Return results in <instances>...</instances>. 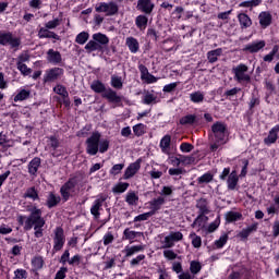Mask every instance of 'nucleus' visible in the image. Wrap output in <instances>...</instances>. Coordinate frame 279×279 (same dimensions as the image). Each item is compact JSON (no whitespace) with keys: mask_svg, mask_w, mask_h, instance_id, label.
<instances>
[{"mask_svg":"<svg viewBox=\"0 0 279 279\" xmlns=\"http://www.w3.org/2000/svg\"><path fill=\"white\" fill-rule=\"evenodd\" d=\"M28 217L20 215L17 216V223L19 226H24V230L27 232L34 228V236L35 239H43L45 236V225L47 221L43 217V209L34 206L28 209Z\"/></svg>","mask_w":279,"mask_h":279,"instance_id":"nucleus-1","label":"nucleus"},{"mask_svg":"<svg viewBox=\"0 0 279 279\" xmlns=\"http://www.w3.org/2000/svg\"><path fill=\"white\" fill-rule=\"evenodd\" d=\"M86 154L88 156H97V154H106L110 149V141L101 140V133L95 131L85 141Z\"/></svg>","mask_w":279,"mask_h":279,"instance_id":"nucleus-2","label":"nucleus"},{"mask_svg":"<svg viewBox=\"0 0 279 279\" xmlns=\"http://www.w3.org/2000/svg\"><path fill=\"white\" fill-rule=\"evenodd\" d=\"M90 88L97 95H101L102 99H107L109 104H114L116 107L121 106L123 98L117 94L112 87H106V84L99 80L93 81Z\"/></svg>","mask_w":279,"mask_h":279,"instance_id":"nucleus-3","label":"nucleus"},{"mask_svg":"<svg viewBox=\"0 0 279 279\" xmlns=\"http://www.w3.org/2000/svg\"><path fill=\"white\" fill-rule=\"evenodd\" d=\"M0 45L2 47H10L13 51H19L21 49V37L14 36V34L10 31H0Z\"/></svg>","mask_w":279,"mask_h":279,"instance_id":"nucleus-4","label":"nucleus"},{"mask_svg":"<svg viewBox=\"0 0 279 279\" xmlns=\"http://www.w3.org/2000/svg\"><path fill=\"white\" fill-rule=\"evenodd\" d=\"M80 181L77 180V175L69 178V180L60 187V195L62 202H69L73 195H75V187Z\"/></svg>","mask_w":279,"mask_h":279,"instance_id":"nucleus-5","label":"nucleus"},{"mask_svg":"<svg viewBox=\"0 0 279 279\" xmlns=\"http://www.w3.org/2000/svg\"><path fill=\"white\" fill-rule=\"evenodd\" d=\"M64 77V69L54 66L46 70L44 74V84H53V82H60Z\"/></svg>","mask_w":279,"mask_h":279,"instance_id":"nucleus-6","label":"nucleus"},{"mask_svg":"<svg viewBox=\"0 0 279 279\" xmlns=\"http://www.w3.org/2000/svg\"><path fill=\"white\" fill-rule=\"evenodd\" d=\"M96 12L101 13L105 12L106 16H116L119 14V4L117 2H99L95 7Z\"/></svg>","mask_w":279,"mask_h":279,"instance_id":"nucleus-7","label":"nucleus"},{"mask_svg":"<svg viewBox=\"0 0 279 279\" xmlns=\"http://www.w3.org/2000/svg\"><path fill=\"white\" fill-rule=\"evenodd\" d=\"M248 70L247 65L240 63L238 66L232 69V73L234 75L235 82L239 84H243L245 82L246 84H250L252 82V76L250 74L245 73Z\"/></svg>","mask_w":279,"mask_h":279,"instance_id":"nucleus-8","label":"nucleus"},{"mask_svg":"<svg viewBox=\"0 0 279 279\" xmlns=\"http://www.w3.org/2000/svg\"><path fill=\"white\" fill-rule=\"evenodd\" d=\"M53 252H61L66 243V235L64 234V229L62 227H57L53 231Z\"/></svg>","mask_w":279,"mask_h":279,"instance_id":"nucleus-9","label":"nucleus"},{"mask_svg":"<svg viewBox=\"0 0 279 279\" xmlns=\"http://www.w3.org/2000/svg\"><path fill=\"white\" fill-rule=\"evenodd\" d=\"M211 132L216 138V143H226V132H228V125L226 123L217 121L211 125Z\"/></svg>","mask_w":279,"mask_h":279,"instance_id":"nucleus-10","label":"nucleus"},{"mask_svg":"<svg viewBox=\"0 0 279 279\" xmlns=\"http://www.w3.org/2000/svg\"><path fill=\"white\" fill-rule=\"evenodd\" d=\"M81 260L82 256L80 254H76L73 257H71V252L69 251V248H66L61 255L59 263H61V265H66L68 263L72 267H75V265H80Z\"/></svg>","mask_w":279,"mask_h":279,"instance_id":"nucleus-11","label":"nucleus"},{"mask_svg":"<svg viewBox=\"0 0 279 279\" xmlns=\"http://www.w3.org/2000/svg\"><path fill=\"white\" fill-rule=\"evenodd\" d=\"M46 60L49 62V64H53L54 66H63L62 63V53L60 51L54 50L53 48H50L46 52Z\"/></svg>","mask_w":279,"mask_h":279,"instance_id":"nucleus-12","label":"nucleus"},{"mask_svg":"<svg viewBox=\"0 0 279 279\" xmlns=\"http://www.w3.org/2000/svg\"><path fill=\"white\" fill-rule=\"evenodd\" d=\"M108 199L106 196L101 195L96 198L90 207V215H93L94 219H99L101 217L100 210H104V204Z\"/></svg>","mask_w":279,"mask_h":279,"instance_id":"nucleus-13","label":"nucleus"},{"mask_svg":"<svg viewBox=\"0 0 279 279\" xmlns=\"http://www.w3.org/2000/svg\"><path fill=\"white\" fill-rule=\"evenodd\" d=\"M141 162H143V159L138 158L136 161L130 163L124 171L123 180H130L131 178H134L136 172L141 171Z\"/></svg>","mask_w":279,"mask_h":279,"instance_id":"nucleus-14","label":"nucleus"},{"mask_svg":"<svg viewBox=\"0 0 279 279\" xmlns=\"http://www.w3.org/2000/svg\"><path fill=\"white\" fill-rule=\"evenodd\" d=\"M166 199L163 196H159L157 198H153L151 201L148 202V206H149V213L154 216L156 215V213H158V210L162 209V206H165L166 204Z\"/></svg>","mask_w":279,"mask_h":279,"instance_id":"nucleus-15","label":"nucleus"},{"mask_svg":"<svg viewBox=\"0 0 279 279\" xmlns=\"http://www.w3.org/2000/svg\"><path fill=\"white\" fill-rule=\"evenodd\" d=\"M154 8H156V4L151 2V0H138L136 9L140 12H143V14L149 15L151 12H154Z\"/></svg>","mask_w":279,"mask_h":279,"instance_id":"nucleus-16","label":"nucleus"},{"mask_svg":"<svg viewBox=\"0 0 279 279\" xmlns=\"http://www.w3.org/2000/svg\"><path fill=\"white\" fill-rule=\"evenodd\" d=\"M43 165V159L40 157H34L27 166L29 175H33L36 178L38 175V170L40 169V166Z\"/></svg>","mask_w":279,"mask_h":279,"instance_id":"nucleus-17","label":"nucleus"},{"mask_svg":"<svg viewBox=\"0 0 279 279\" xmlns=\"http://www.w3.org/2000/svg\"><path fill=\"white\" fill-rule=\"evenodd\" d=\"M265 45H266L265 40L253 41L252 44H247L243 48V51L248 53H258L260 49H265Z\"/></svg>","mask_w":279,"mask_h":279,"instance_id":"nucleus-18","label":"nucleus"},{"mask_svg":"<svg viewBox=\"0 0 279 279\" xmlns=\"http://www.w3.org/2000/svg\"><path fill=\"white\" fill-rule=\"evenodd\" d=\"M259 25L263 29H267L269 25H271V21H274V17L271 16V13L269 11H262L258 15Z\"/></svg>","mask_w":279,"mask_h":279,"instance_id":"nucleus-19","label":"nucleus"},{"mask_svg":"<svg viewBox=\"0 0 279 279\" xmlns=\"http://www.w3.org/2000/svg\"><path fill=\"white\" fill-rule=\"evenodd\" d=\"M254 232H258V222H253L251 226L242 229L239 236L242 241H245L246 239H250V235L254 234Z\"/></svg>","mask_w":279,"mask_h":279,"instance_id":"nucleus-20","label":"nucleus"},{"mask_svg":"<svg viewBox=\"0 0 279 279\" xmlns=\"http://www.w3.org/2000/svg\"><path fill=\"white\" fill-rule=\"evenodd\" d=\"M138 236H144V233L141 231H133L130 228H126L122 233V241H130V243H133L134 239H138Z\"/></svg>","mask_w":279,"mask_h":279,"instance_id":"nucleus-21","label":"nucleus"},{"mask_svg":"<svg viewBox=\"0 0 279 279\" xmlns=\"http://www.w3.org/2000/svg\"><path fill=\"white\" fill-rule=\"evenodd\" d=\"M125 258H130L134 256V254H138V252H145V245H126L122 251Z\"/></svg>","mask_w":279,"mask_h":279,"instance_id":"nucleus-22","label":"nucleus"},{"mask_svg":"<svg viewBox=\"0 0 279 279\" xmlns=\"http://www.w3.org/2000/svg\"><path fill=\"white\" fill-rule=\"evenodd\" d=\"M180 125H199V118L196 114H186L179 120Z\"/></svg>","mask_w":279,"mask_h":279,"instance_id":"nucleus-23","label":"nucleus"},{"mask_svg":"<svg viewBox=\"0 0 279 279\" xmlns=\"http://www.w3.org/2000/svg\"><path fill=\"white\" fill-rule=\"evenodd\" d=\"M62 202V197L60 195H57L54 192H49L47 201H46V206L47 208H56Z\"/></svg>","mask_w":279,"mask_h":279,"instance_id":"nucleus-24","label":"nucleus"},{"mask_svg":"<svg viewBox=\"0 0 279 279\" xmlns=\"http://www.w3.org/2000/svg\"><path fill=\"white\" fill-rule=\"evenodd\" d=\"M196 208L201 215H210V207H208V199L202 197L196 201Z\"/></svg>","mask_w":279,"mask_h":279,"instance_id":"nucleus-25","label":"nucleus"},{"mask_svg":"<svg viewBox=\"0 0 279 279\" xmlns=\"http://www.w3.org/2000/svg\"><path fill=\"white\" fill-rule=\"evenodd\" d=\"M226 223H234L235 221H243V214L239 211H227L225 214Z\"/></svg>","mask_w":279,"mask_h":279,"instance_id":"nucleus-26","label":"nucleus"},{"mask_svg":"<svg viewBox=\"0 0 279 279\" xmlns=\"http://www.w3.org/2000/svg\"><path fill=\"white\" fill-rule=\"evenodd\" d=\"M16 95L13 97V101L19 102V101H25L32 97V90L25 89V88H20L16 90Z\"/></svg>","mask_w":279,"mask_h":279,"instance_id":"nucleus-27","label":"nucleus"},{"mask_svg":"<svg viewBox=\"0 0 279 279\" xmlns=\"http://www.w3.org/2000/svg\"><path fill=\"white\" fill-rule=\"evenodd\" d=\"M238 21L240 23L241 29H247L248 27H252V17H250L247 13H239Z\"/></svg>","mask_w":279,"mask_h":279,"instance_id":"nucleus-28","label":"nucleus"},{"mask_svg":"<svg viewBox=\"0 0 279 279\" xmlns=\"http://www.w3.org/2000/svg\"><path fill=\"white\" fill-rule=\"evenodd\" d=\"M23 197L24 199H32L33 202L40 201V196L38 195V190L36 189V186H31L26 189Z\"/></svg>","mask_w":279,"mask_h":279,"instance_id":"nucleus-29","label":"nucleus"},{"mask_svg":"<svg viewBox=\"0 0 279 279\" xmlns=\"http://www.w3.org/2000/svg\"><path fill=\"white\" fill-rule=\"evenodd\" d=\"M148 23L149 19L145 14L137 15L135 19V25L141 32H145V29H147Z\"/></svg>","mask_w":279,"mask_h":279,"instance_id":"nucleus-30","label":"nucleus"},{"mask_svg":"<svg viewBox=\"0 0 279 279\" xmlns=\"http://www.w3.org/2000/svg\"><path fill=\"white\" fill-rule=\"evenodd\" d=\"M125 45L129 48V51H131V53H138V50L141 49L138 39L134 37H128Z\"/></svg>","mask_w":279,"mask_h":279,"instance_id":"nucleus-31","label":"nucleus"},{"mask_svg":"<svg viewBox=\"0 0 279 279\" xmlns=\"http://www.w3.org/2000/svg\"><path fill=\"white\" fill-rule=\"evenodd\" d=\"M223 54V49L217 48L215 50H210L207 52V60L209 64H215L217 60H219V57Z\"/></svg>","mask_w":279,"mask_h":279,"instance_id":"nucleus-32","label":"nucleus"},{"mask_svg":"<svg viewBox=\"0 0 279 279\" xmlns=\"http://www.w3.org/2000/svg\"><path fill=\"white\" fill-rule=\"evenodd\" d=\"M159 147L162 154H169V149H171V135H165L159 143Z\"/></svg>","mask_w":279,"mask_h":279,"instance_id":"nucleus-33","label":"nucleus"},{"mask_svg":"<svg viewBox=\"0 0 279 279\" xmlns=\"http://www.w3.org/2000/svg\"><path fill=\"white\" fill-rule=\"evenodd\" d=\"M228 190L234 191L236 189V184H239V174H236V171H232L228 179H227Z\"/></svg>","mask_w":279,"mask_h":279,"instance_id":"nucleus-34","label":"nucleus"},{"mask_svg":"<svg viewBox=\"0 0 279 279\" xmlns=\"http://www.w3.org/2000/svg\"><path fill=\"white\" fill-rule=\"evenodd\" d=\"M133 134L137 138H141V136H145V134H147V125L144 123H137L133 125Z\"/></svg>","mask_w":279,"mask_h":279,"instance_id":"nucleus-35","label":"nucleus"},{"mask_svg":"<svg viewBox=\"0 0 279 279\" xmlns=\"http://www.w3.org/2000/svg\"><path fill=\"white\" fill-rule=\"evenodd\" d=\"M32 269H43L45 267V258L40 255H35L31 259Z\"/></svg>","mask_w":279,"mask_h":279,"instance_id":"nucleus-36","label":"nucleus"},{"mask_svg":"<svg viewBox=\"0 0 279 279\" xmlns=\"http://www.w3.org/2000/svg\"><path fill=\"white\" fill-rule=\"evenodd\" d=\"M85 50L87 53H93V51H104V46H100L97 41L94 40H89L86 45H85Z\"/></svg>","mask_w":279,"mask_h":279,"instance_id":"nucleus-37","label":"nucleus"},{"mask_svg":"<svg viewBox=\"0 0 279 279\" xmlns=\"http://www.w3.org/2000/svg\"><path fill=\"white\" fill-rule=\"evenodd\" d=\"M268 215H279V194L274 197V204L266 208Z\"/></svg>","mask_w":279,"mask_h":279,"instance_id":"nucleus-38","label":"nucleus"},{"mask_svg":"<svg viewBox=\"0 0 279 279\" xmlns=\"http://www.w3.org/2000/svg\"><path fill=\"white\" fill-rule=\"evenodd\" d=\"M93 40L97 41V44L100 47H104V45H108L110 43V38L106 36L104 33H96L93 35Z\"/></svg>","mask_w":279,"mask_h":279,"instance_id":"nucleus-39","label":"nucleus"},{"mask_svg":"<svg viewBox=\"0 0 279 279\" xmlns=\"http://www.w3.org/2000/svg\"><path fill=\"white\" fill-rule=\"evenodd\" d=\"M206 221H208V216H206V214H198L191 225V228H202Z\"/></svg>","mask_w":279,"mask_h":279,"instance_id":"nucleus-40","label":"nucleus"},{"mask_svg":"<svg viewBox=\"0 0 279 279\" xmlns=\"http://www.w3.org/2000/svg\"><path fill=\"white\" fill-rule=\"evenodd\" d=\"M130 189V183L128 182H119L112 187V193L121 194L125 193Z\"/></svg>","mask_w":279,"mask_h":279,"instance_id":"nucleus-41","label":"nucleus"},{"mask_svg":"<svg viewBox=\"0 0 279 279\" xmlns=\"http://www.w3.org/2000/svg\"><path fill=\"white\" fill-rule=\"evenodd\" d=\"M110 84L116 90L123 89V78L121 76L112 75Z\"/></svg>","mask_w":279,"mask_h":279,"instance_id":"nucleus-42","label":"nucleus"},{"mask_svg":"<svg viewBox=\"0 0 279 279\" xmlns=\"http://www.w3.org/2000/svg\"><path fill=\"white\" fill-rule=\"evenodd\" d=\"M125 202L129 206H136L138 204V195H136V192H129Z\"/></svg>","mask_w":279,"mask_h":279,"instance_id":"nucleus-43","label":"nucleus"},{"mask_svg":"<svg viewBox=\"0 0 279 279\" xmlns=\"http://www.w3.org/2000/svg\"><path fill=\"white\" fill-rule=\"evenodd\" d=\"M260 3H263V0H246L241 2L239 8H250L252 10V8H258Z\"/></svg>","mask_w":279,"mask_h":279,"instance_id":"nucleus-44","label":"nucleus"},{"mask_svg":"<svg viewBox=\"0 0 279 279\" xmlns=\"http://www.w3.org/2000/svg\"><path fill=\"white\" fill-rule=\"evenodd\" d=\"M190 271L193 274V276H197L202 271V263L197 260H192L190 263Z\"/></svg>","mask_w":279,"mask_h":279,"instance_id":"nucleus-45","label":"nucleus"},{"mask_svg":"<svg viewBox=\"0 0 279 279\" xmlns=\"http://www.w3.org/2000/svg\"><path fill=\"white\" fill-rule=\"evenodd\" d=\"M90 35H88V33L86 32H81L76 38H75V43H77V45H86V43H88V38Z\"/></svg>","mask_w":279,"mask_h":279,"instance_id":"nucleus-46","label":"nucleus"},{"mask_svg":"<svg viewBox=\"0 0 279 279\" xmlns=\"http://www.w3.org/2000/svg\"><path fill=\"white\" fill-rule=\"evenodd\" d=\"M215 178L213 173L206 172L203 175L198 177L197 182L198 184H209V182Z\"/></svg>","mask_w":279,"mask_h":279,"instance_id":"nucleus-47","label":"nucleus"},{"mask_svg":"<svg viewBox=\"0 0 279 279\" xmlns=\"http://www.w3.org/2000/svg\"><path fill=\"white\" fill-rule=\"evenodd\" d=\"M228 233H225L218 240H216L214 244L217 247V250H221L226 245V243H228Z\"/></svg>","mask_w":279,"mask_h":279,"instance_id":"nucleus-48","label":"nucleus"},{"mask_svg":"<svg viewBox=\"0 0 279 279\" xmlns=\"http://www.w3.org/2000/svg\"><path fill=\"white\" fill-rule=\"evenodd\" d=\"M256 106H260V98L256 97L254 94L252 95L250 102H248V110L251 111V114H254V108Z\"/></svg>","mask_w":279,"mask_h":279,"instance_id":"nucleus-49","label":"nucleus"},{"mask_svg":"<svg viewBox=\"0 0 279 279\" xmlns=\"http://www.w3.org/2000/svg\"><path fill=\"white\" fill-rule=\"evenodd\" d=\"M147 38H150L153 43H156L160 38V33L156 28H148L146 33Z\"/></svg>","mask_w":279,"mask_h":279,"instance_id":"nucleus-50","label":"nucleus"},{"mask_svg":"<svg viewBox=\"0 0 279 279\" xmlns=\"http://www.w3.org/2000/svg\"><path fill=\"white\" fill-rule=\"evenodd\" d=\"M190 99L193 104H202L204 101V94L202 92H194L190 95Z\"/></svg>","mask_w":279,"mask_h":279,"instance_id":"nucleus-51","label":"nucleus"},{"mask_svg":"<svg viewBox=\"0 0 279 279\" xmlns=\"http://www.w3.org/2000/svg\"><path fill=\"white\" fill-rule=\"evenodd\" d=\"M278 141V134L275 133H268V136L264 138V144L267 145V147L274 145Z\"/></svg>","mask_w":279,"mask_h":279,"instance_id":"nucleus-52","label":"nucleus"},{"mask_svg":"<svg viewBox=\"0 0 279 279\" xmlns=\"http://www.w3.org/2000/svg\"><path fill=\"white\" fill-rule=\"evenodd\" d=\"M53 93L60 95V97H65L66 95H69V90H66V87L62 84H57L53 87Z\"/></svg>","mask_w":279,"mask_h":279,"instance_id":"nucleus-53","label":"nucleus"},{"mask_svg":"<svg viewBox=\"0 0 279 279\" xmlns=\"http://www.w3.org/2000/svg\"><path fill=\"white\" fill-rule=\"evenodd\" d=\"M239 93H241V87H233L226 90L223 97H226V99L232 100V97H235V95H239Z\"/></svg>","mask_w":279,"mask_h":279,"instance_id":"nucleus-54","label":"nucleus"},{"mask_svg":"<svg viewBox=\"0 0 279 279\" xmlns=\"http://www.w3.org/2000/svg\"><path fill=\"white\" fill-rule=\"evenodd\" d=\"M279 46L275 45L272 50L264 57V62H274V57L278 53Z\"/></svg>","mask_w":279,"mask_h":279,"instance_id":"nucleus-55","label":"nucleus"},{"mask_svg":"<svg viewBox=\"0 0 279 279\" xmlns=\"http://www.w3.org/2000/svg\"><path fill=\"white\" fill-rule=\"evenodd\" d=\"M219 226H221V217L218 216L215 221H213L211 223H209V226L207 227V232L213 233L217 230V228H219Z\"/></svg>","mask_w":279,"mask_h":279,"instance_id":"nucleus-56","label":"nucleus"},{"mask_svg":"<svg viewBox=\"0 0 279 279\" xmlns=\"http://www.w3.org/2000/svg\"><path fill=\"white\" fill-rule=\"evenodd\" d=\"M155 101H156V96L147 92L143 97L142 104H144L145 106H150V104H154Z\"/></svg>","mask_w":279,"mask_h":279,"instance_id":"nucleus-57","label":"nucleus"},{"mask_svg":"<svg viewBox=\"0 0 279 279\" xmlns=\"http://www.w3.org/2000/svg\"><path fill=\"white\" fill-rule=\"evenodd\" d=\"M123 169H125V163H117V165L112 166L109 173H110V175H119V173H121V171H123Z\"/></svg>","mask_w":279,"mask_h":279,"instance_id":"nucleus-58","label":"nucleus"},{"mask_svg":"<svg viewBox=\"0 0 279 279\" xmlns=\"http://www.w3.org/2000/svg\"><path fill=\"white\" fill-rule=\"evenodd\" d=\"M27 277H28L27 270L23 268H17L14 270L13 279H27Z\"/></svg>","mask_w":279,"mask_h":279,"instance_id":"nucleus-59","label":"nucleus"},{"mask_svg":"<svg viewBox=\"0 0 279 279\" xmlns=\"http://www.w3.org/2000/svg\"><path fill=\"white\" fill-rule=\"evenodd\" d=\"M190 236H194L192 239V245L196 250H199L202 247V236L197 235L195 232L191 233Z\"/></svg>","mask_w":279,"mask_h":279,"instance_id":"nucleus-60","label":"nucleus"},{"mask_svg":"<svg viewBox=\"0 0 279 279\" xmlns=\"http://www.w3.org/2000/svg\"><path fill=\"white\" fill-rule=\"evenodd\" d=\"M150 217H154L149 211L135 216L133 219L134 223H138V221H148Z\"/></svg>","mask_w":279,"mask_h":279,"instance_id":"nucleus-61","label":"nucleus"},{"mask_svg":"<svg viewBox=\"0 0 279 279\" xmlns=\"http://www.w3.org/2000/svg\"><path fill=\"white\" fill-rule=\"evenodd\" d=\"M17 70L20 71V73L24 76L27 77V75H32V69L27 66V64H19L16 65Z\"/></svg>","mask_w":279,"mask_h":279,"instance_id":"nucleus-62","label":"nucleus"},{"mask_svg":"<svg viewBox=\"0 0 279 279\" xmlns=\"http://www.w3.org/2000/svg\"><path fill=\"white\" fill-rule=\"evenodd\" d=\"M113 242H114V235L112 234V232L108 231L107 233H105L102 238L104 245H110V243H113Z\"/></svg>","mask_w":279,"mask_h":279,"instance_id":"nucleus-63","label":"nucleus"},{"mask_svg":"<svg viewBox=\"0 0 279 279\" xmlns=\"http://www.w3.org/2000/svg\"><path fill=\"white\" fill-rule=\"evenodd\" d=\"M69 272V268H66V267H61L58 271H57V274H56V276H54V279H64V278H66V274Z\"/></svg>","mask_w":279,"mask_h":279,"instance_id":"nucleus-64","label":"nucleus"}]
</instances>
